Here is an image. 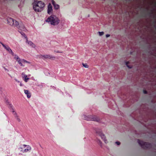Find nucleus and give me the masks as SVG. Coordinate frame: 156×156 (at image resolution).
I'll return each instance as SVG.
<instances>
[{
	"label": "nucleus",
	"instance_id": "f257e3e1",
	"mask_svg": "<svg viewBox=\"0 0 156 156\" xmlns=\"http://www.w3.org/2000/svg\"><path fill=\"white\" fill-rule=\"evenodd\" d=\"M33 9L36 12H41L44 6V3L41 1L34 2L33 3Z\"/></svg>",
	"mask_w": 156,
	"mask_h": 156
},
{
	"label": "nucleus",
	"instance_id": "f03ea898",
	"mask_svg": "<svg viewBox=\"0 0 156 156\" xmlns=\"http://www.w3.org/2000/svg\"><path fill=\"white\" fill-rule=\"evenodd\" d=\"M46 21L50 23L51 25L55 26L59 23V20L55 16L52 15L47 19Z\"/></svg>",
	"mask_w": 156,
	"mask_h": 156
},
{
	"label": "nucleus",
	"instance_id": "7ed1b4c3",
	"mask_svg": "<svg viewBox=\"0 0 156 156\" xmlns=\"http://www.w3.org/2000/svg\"><path fill=\"white\" fill-rule=\"evenodd\" d=\"M137 141L139 144L144 149H149L152 147L151 144L149 143L144 142L139 139Z\"/></svg>",
	"mask_w": 156,
	"mask_h": 156
},
{
	"label": "nucleus",
	"instance_id": "20e7f679",
	"mask_svg": "<svg viewBox=\"0 0 156 156\" xmlns=\"http://www.w3.org/2000/svg\"><path fill=\"white\" fill-rule=\"evenodd\" d=\"M18 26H16L19 29V31L20 33L23 36L26 38H27V37L25 35V34L23 32L21 31H25L26 29L25 28L24 25L22 23H18V24H17Z\"/></svg>",
	"mask_w": 156,
	"mask_h": 156
},
{
	"label": "nucleus",
	"instance_id": "39448f33",
	"mask_svg": "<svg viewBox=\"0 0 156 156\" xmlns=\"http://www.w3.org/2000/svg\"><path fill=\"white\" fill-rule=\"evenodd\" d=\"M7 21L8 23L11 26L16 27V26H18V22L16 20H14L13 19L11 18H8Z\"/></svg>",
	"mask_w": 156,
	"mask_h": 156
},
{
	"label": "nucleus",
	"instance_id": "423d86ee",
	"mask_svg": "<svg viewBox=\"0 0 156 156\" xmlns=\"http://www.w3.org/2000/svg\"><path fill=\"white\" fill-rule=\"evenodd\" d=\"M0 43L2 44V46L4 48L8 51L9 53L11 54L12 55H14V53L12 51L11 49L8 46H5L4 44L2 43L1 42H0Z\"/></svg>",
	"mask_w": 156,
	"mask_h": 156
},
{
	"label": "nucleus",
	"instance_id": "0eeeda50",
	"mask_svg": "<svg viewBox=\"0 0 156 156\" xmlns=\"http://www.w3.org/2000/svg\"><path fill=\"white\" fill-rule=\"evenodd\" d=\"M10 106L11 108H12V112L13 113L14 115V116L15 118L16 119V120L18 121V122H20L21 121V120L20 118H19L18 116V115L17 113L15 112L13 108L12 105H10Z\"/></svg>",
	"mask_w": 156,
	"mask_h": 156
},
{
	"label": "nucleus",
	"instance_id": "6e6552de",
	"mask_svg": "<svg viewBox=\"0 0 156 156\" xmlns=\"http://www.w3.org/2000/svg\"><path fill=\"white\" fill-rule=\"evenodd\" d=\"M23 146L24 147L23 148H23H21V149L24 150L23 151V152H27L31 150V147L29 145L24 144L23 145Z\"/></svg>",
	"mask_w": 156,
	"mask_h": 156
},
{
	"label": "nucleus",
	"instance_id": "1a4fd4ad",
	"mask_svg": "<svg viewBox=\"0 0 156 156\" xmlns=\"http://www.w3.org/2000/svg\"><path fill=\"white\" fill-rule=\"evenodd\" d=\"M89 120L94 121H98L99 120V119L97 116L95 115L89 116Z\"/></svg>",
	"mask_w": 156,
	"mask_h": 156
},
{
	"label": "nucleus",
	"instance_id": "9d476101",
	"mask_svg": "<svg viewBox=\"0 0 156 156\" xmlns=\"http://www.w3.org/2000/svg\"><path fill=\"white\" fill-rule=\"evenodd\" d=\"M96 133L100 136L101 139L104 140L105 143H106L107 140H105V135L103 134L101 132H98V131H96Z\"/></svg>",
	"mask_w": 156,
	"mask_h": 156
},
{
	"label": "nucleus",
	"instance_id": "9b49d317",
	"mask_svg": "<svg viewBox=\"0 0 156 156\" xmlns=\"http://www.w3.org/2000/svg\"><path fill=\"white\" fill-rule=\"evenodd\" d=\"M41 58H50L51 59V58H55V57H53L51 55H41Z\"/></svg>",
	"mask_w": 156,
	"mask_h": 156
},
{
	"label": "nucleus",
	"instance_id": "f8f14e48",
	"mask_svg": "<svg viewBox=\"0 0 156 156\" xmlns=\"http://www.w3.org/2000/svg\"><path fill=\"white\" fill-rule=\"evenodd\" d=\"M21 75L22 77L24 79V81L26 82H27L28 80L29 79V78L27 77V76L24 73H22Z\"/></svg>",
	"mask_w": 156,
	"mask_h": 156
},
{
	"label": "nucleus",
	"instance_id": "ddd939ff",
	"mask_svg": "<svg viewBox=\"0 0 156 156\" xmlns=\"http://www.w3.org/2000/svg\"><path fill=\"white\" fill-rule=\"evenodd\" d=\"M52 11V7L51 5L49 4L48 6V13L49 14L51 13Z\"/></svg>",
	"mask_w": 156,
	"mask_h": 156
},
{
	"label": "nucleus",
	"instance_id": "4468645a",
	"mask_svg": "<svg viewBox=\"0 0 156 156\" xmlns=\"http://www.w3.org/2000/svg\"><path fill=\"white\" fill-rule=\"evenodd\" d=\"M24 91L25 93L27 95V98H30L31 96V94L29 91L28 90H24Z\"/></svg>",
	"mask_w": 156,
	"mask_h": 156
},
{
	"label": "nucleus",
	"instance_id": "2eb2a0df",
	"mask_svg": "<svg viewBox=\"0 0 156 156\" xmlns=\"http://www.w3.org/2000/svg\"><path fill=\"white\" fill-rule=\"evenodd\" d=\"M51 2L55 9H57L59 8V5H58L56 4L55 2L53 0H52Z\"/></svg>",
	"mask_w": 156,
	"mask_h": 156
},
{
	"label": "nucleus",
	"instance_id": "dca6fc26",
	"mask_svg": "<svg viewBox=\"0 0 156 156\" xmlns=\"http://www.w3.org/2000/svg\"><path fill=\"white\" fill-rule=\"evenodd\" d=\"M26 42L28 44L31 46L32 47L34 48L35 45L31 41H28L27 39Z\"/></svg>",
	"mask_w": 156,
	"mask_h": 156
},
{
	"label": "nucleus",
	"instance_id": "f3484780",
	"mask_svg": "<svg viewBox=\"0 0 156 156\" xmlns=\"http://www.w3.org/2000/svg\"><path fill=\"white\" fill-rule=\"evenodd\" d=\"M14 58L16 60L17 62L18 61H19L20 60V58H19V57L18 56L16 55H15Z\"/></svg>",
	"mask_w": 156,
	"mask_h": 156
},
{
	"label": "nucleus",
	"instance_id": "a211bd4d",
	"mask_svg": "<svg viewBox=\"0 0 156 156\" xmlns=\"http://www.w3.org/2000/svg\"><path fill=\"white\" fill-rule=\"evenodd\" d=\"M18 63L22 66H24L22 64V60H20L19 61H17Z\"/></svg>",
	"mask_w": 156,
	"mask_h": 156
},
{
	"label": "nucleus",
	"instance_id": "6ab92c4d",
	"mask_svg": "<svg viewBox=\"0 0 156 156\" xmlns=\"http://www.w3.org/2000/svg\"><path fill=\"white\" fill-rule=\"evenodd\" d=\"M82 65L83 66L86 68H88L89 67L87 65V63H83Z\"/></svg>",
	"mask_w": 156,
	"mask_h": 156
},
{
	"label": "nucleus",
	"instance_id": "aec40b11",
	"mask_svg": "<svg viewBox=\"0 0 156 156\" xmlns=\"http://www.w3.org/2000/svg\"><path fill=\"white\" fill-rule=\"evenodd\" d=\"M129 63V62H126V65L129 68H132V66H130L128 65V64Z\"/></svg>",
	"mask_w": 156,
	"mask_h": 156
},
{
	"label": "nucleus",
	"instance_id": "412c9836",
	"mask_svg": "<svg viewBox=\"0 0 156 156\" xmlns=\"http://www.w3.org/2000/svg\"><path fill=\"white\" fill-rule=\"evenodd\" d=\"M99 34L100 36H102L104 34L103 32H99Z\"/></svg>",
	"mask_w": 156,
	"mask_h": 156
},
{
	"label": "nucleus",
	"instance_id": "4be33fe9",
	"mask_svg": "<svg viewBox=\"0 0 156 156\" xmlns=\"http://www.w3.org/2000/svg\"><path fill=\"white\" fill-rule=\"evenodd\" d=\"M3 67L6 73H8L9 71V70L8 69L6 68L5 67L3 66Z\"/></svg>",
	"mask_w": 156,
	"mask_h": 156
},
{
	"label": "nucleus",
	"instance_id": "5701e85b",
	"mask_svg": "<svg viewBox=\"0 0 156 156\" xmlns=\"http://www.w3.org/2000/svg\"><path fill=\"white\" fill-rule=\"evenodd\" d=\"M153 13V11L152 10L151 11V12L148 13V15L150 16H151Z\"/></svg>",
	"mask_w": 156,
	"mask_h": 156
},
{
	"label": "nucleus",
	"instance_id": "b1692460",
	"mask_svg": "<svg viewBox=\"0 0 156 156\" xmlns=\"http://www.w3.org/2000/svg\"><path fill=\"white\" fill-rule=\"evenodd\" d=\"M115 144H116L117 145H119L120 144V143L118 141H116L115 142Z\"/></svg>",
	"mask_w": 156,
	"mask_h": 156
},
{
	"label": "nucleus",
	"instance_id": "393cba45",
	"mask_svg": "<svg viewBox=\"0 0 156 156\" xmlns=\"http://www.w3.org/2000/svg\"><path fill=\"white\" fill-rule=\"evenodd\" d=\"M143 92L145 94H147V91L146 90H143Z\"/></svg>",
	"mask_w": 156,
	"mask_h": 156
},
{
	"label": "nucleus",
	"instance_id": "a878e982",
	"mask_svg": "<svg viewBox=\"0 0 156 156\" xmlns=\"http://www.w3.org/2000/svg\"><path fill=\"white\" fill-rule=\"evenodd\" d=\"M26 60L25 59H22V63L26 62Z\"/></svg>",
	"mask_w": 156,
	"mask_h": 156
},
{
	"label": "nucleus",
	"instance_id": "bb28decb",
	"mask_svg": "<svg viewBox=\"0 0 156 156\" xmlns=\"http://www.w3.org/2000/svg\"><path fill=\"white\" fill-rule=\"evenodd\" d=\"M98 143L99 144L101 145V144H102V143L101 142V141L100 140H99V142H98Z\"/></svg>",
	"mask_w": 156,
	"mask_h": 156
},
{
	"label": "nucleus",
	"instance_id": "cd10ccee",
	"mask_svg": "<svg viewBox=\"0 0 156 156\" xmlns=\"http://www.w3.org/2000/svg\"><path fill=\"white\" fill-rule=\"evenodd\" d=\"M15 80L16 82H18V83H20V82L17 79H15Z\"/></svg>",
	"mask_w": 156,
	"mask_h": 156
},
{
	"label": "nucleus",
	"instance_id": "c85d7f7f",
	"mask_svg": "<svg viewBox=\"0 0 156 156\" xmlns=\"http://www.w3.org/2000/svg\"><path fill=\"white\" fill-rule=\"evenodd\" d=\"M110 36V35L109 34H107L106 35V37H108Z\"/></svg>",
	"mask_w": 156,
	"mask_h": 156
},
{
	"label": "nucleus",
	"instance_id": "c756f323",
	"mask_svg": "<svg viewBox=\"0 0 156 156\" xmlns=\"http://www.w3.org/2000/svg\"><path fill=\"white\" fill-rule=\"evenodd\" d=\"M20 86H23V85L21 83H20Z\"/></svg>",
	"mask_w": 156,
	"mask_h": 156
},
{
	"label": "nucleus",
	"instance_id": "7c9ffc66",
	"mask_svg": "<svg viewBox=\"0 0 156 156\" xmlns=\"http://www.w3.org/2000/svg\"><path fill=\"white\" fill-rule=\"evenodd\" d=\"M26 63H30V62H28V61H26Z\"/></svg>",
	"mask_w": 156,
	"mask_h": 156
},
{
	"label": "nucleus",
	"instance_id": "2f4dec72",
	"mask_svg": "<svg viewBox=\"0 0 156 156\" xmlns=\"http://www.w3.org/2000/svg\"><path fill=\"white\" fill-rule=\"evenodd\" d=\"M57 53H60V52L59 51H57Z\"/></svg>",
	"mask_w": 156,
	"mask_h": 156
},
{
	"label": "nucleus",
	"instance_id": "473e14b6",
	"mask_svg": "<svg viewBox=\"0 0 156 156\" xmlns=\"http://www.w3.org/2000/svg\"><path fill=\"white\" fill-rule=\"evenodd\" d=\"M155 5H156V2L155 3Z\"/></svg>",
	"mask_w": 156,
	"mask_h": 156
},
{
	"label": "nucleus",
	"instance_id": "72a5a7b5",
	"mask_svg": "<svg viewBox=\"0 0 156 156\" xmlns=\"http://www.w3.org/2000/svg\"><path fill=\"white\" fill-rule=\"evenodd\" d=\"M8 74L10 76V75H9V74Z\"/></svg>",
	"mask_w": 156,
	"mask_h": 156
},
{
	"label": "nucleus",
	"instance_id": "f704fd0d",
	"mask_svg": "<svg viewBox=\"0 0 156 156\" xmlns=\"http://www.w3.org/2000/svg\"><path fill=\"white\" fill-rule=\"evenodd\" d=\"M155 28H156V27L155 26Z\"/></svg>",
	"mask_w": 156,
	"mask_h": 156
}]
</instances>
